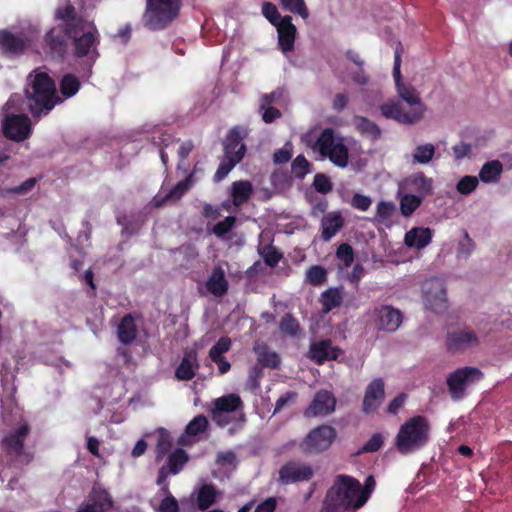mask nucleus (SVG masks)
I'll return each instance as SVG.
<instances>
[{
    "label": "nucleus",
    "mask_w": 512,
    "mask_h": 512,
    "mask_svg": "<svg viewBox=\"0 0 512 512\" xmlns=\"http://www.w3.org/2000/svg\"><path fill=\"white\" fill-rule=\"evenodd\" d=\"M359 481L351 476L338 475L332 487L327 491L321 512H343L348 509L357 510L363 505L359 495Z\"/></svg>",
    "instance_id": "obj_1"
},
{
    "label": "nucleus",
    "mask_w": 512,
    "mask_h": 512,
    "mask_svg": "<svg viewBox=\"0 0 512 512\" xmlns=\"http://www.w3.org/2000/svg\"><path fill=\"white\" fill-rule=\"evenodd\" d=\"M25 94L28 107L34 115L47 114L60 100L54 81L44 72L28 77Z\"/></svg>",
    "instance_id": "obj_2"
},
{
    "label": "nucleus",
    "mask_w": 512,
    "mask_h": 512,
    "mask_svg": "<svg viewBox=\"0 0 512 512\" xmlns=\"http://www.w3.org/2000/svg\"><path fill=\"white\" fill-rule=\"evenodd\" d=\"M321 159H329L335 166L345 168L348 165V148L342 137L335 134L331 128L324 129L316 141L309 144Z\"/></svg>",
    "instance_id": "obj_3"
},
{
    "label": "nucleus",
    "mask_w": 512,
    "mask_h": 512,
    "mask_svg": "<svg viewBox=\"0 0 512 512\" xmlns=\"http://www.w3.org/2000/svg\"><path fill=\"white\" fill-rule=\"evenodd\" d=\"M429 424L422 416L406 421L396 436V446L403 454L412 453L423 447L428 441Z\"/></svg>",
    "instance_id": "obj_4"
},
{
    "label": "nucleus",
    "mask_w": 512,
    "mask_h": 512,
    "mask_svg": "<svg viewBox=\"0 0 512 512\" xmlns=\"http://www.w3.org/2000/svg\"><path fill=\"white\" fill-rule=\"evenodd\" d=\"M181 0H147L143 22L151 30L169 25L179 14Z\"/></svg>",
    "instance_id": "obj_5"
},
{
    "label": "nucleus",
    "mask_w": 512,
    "mask_h": 512,
    "mask_svg": "<svg viewBox=\"0 0 512 512\" xmlns=\"http://www.w3.org/2000/svg\"><path fill=\"white\" fill-rule=\"evenodd\" d=\"M213 421L225 426L231 421H244L243 402L239 395L228 394L216 398L209 409Z\"/></svg>",
    "instance_id": "obj_6"
},
{
    "label": "nucleus",
    "mask_w": 512,
    "mask_h": 512,
    "mask_svg": "<svg viewBox=\"0 0 512 512\" xmlns=\"http://www.w3.org/2000/svg\"><path fill=\"white\" fill-rule=\"evenodd\" d=\"M81 26L75 28L68 26V35L73 38L75 53L78 57L87 56L94 61L97 56L96 46L98 44V33L96 28L89 22L80 21Z\"/></svg>",
    "instance_id": "obj_7"
},
{
    "label": "nucleus",
    "mask_w": 512,
    "mask_h": 512,
    "mask_svg": "<svg viewBox=\"0 0 512 512\" xmlns=\"http://www.w3.org/2000/svg\"><path fill=\"white\" fill-rule=\"evenodd\" d=\"M29 432V425L26 422H21L3 437L2 449L11 463L19 461L28 464L31 461V455L24 449V442Z\"/></svg>",
    "instance_id": "obj_8"
},
{
    "label": "nucleus",
    "mask_w": 512,
    "mask_h": 512,
    "mask_svg": "<svg viewBox=\"0 0 512 512\" xmlns=\"http://www.w3.org/2000/svg\"><path fill=\"white\" fill-rule=\"evenodd\" d=\"M401 58L398 52L395 53L394 67H393V78L395 81V87L398 97L407 104L410 110L413 112H419L420 118H424L427 111V107L421 100L419 92L411 84L404 83L401 77Z\"/></svg>",
    "instance_id": "obj_9"
},
{
    "label": "nucleus",
    "mask_w": 512,
    "mask_h": 512,
    "mask_svg": "<svg viewBox=\"0 0 512 512\" xmlns=\"http://www.w3.org/2000/svg\"><path fill=\"white\" fill-rule=\"evenodd\" d=\"M483 378L481 370L475 367H463L447 377V386L453 400L464 397L466 389Z\"/></svg>",
    "instance_id": "obj_10"
},
{
    "label": "nucleus",
    "mask_w": 512,
    "mask_h": 512,
    "mask_svg": "<svg viewBox=\"0 0 512 512\" xmlns=\"http://www.w3.org/2000/svg\"><path fill=\"white\" fill-rule=\"evenodd\" d=\"M423 302L427 309L441 313L448 307V298L443 281L439 278L426 280L422 285Z\"/></svg>",
    "instance_id": "obj_11"
},
{
    "label": "nucleus",
    "mask_w": 512,
    "mask_h": 512,
    "mask_svg": "<svg viewBox=\"0 0 512 512\" xmlns=\"http://www.w3.org/2000/svg\"><path fill=\"white\" fill-rule=\"evenodd\" d=\"M336 437L333 427L328 425L313 429L300 443V449L306 454H317L327 450Z\"/></svg>",
    "instance_id": "obj_12"
},
{
    "label": "nucleus",
    "mask_w": 512,
    "mask_h": 512,
    "mask_svg": "<svg viewBox=\"0 0 512 512\" xmlns=\"http://www.w3.org/2000/svg\"><path fill=\"white\" fill-rule=\"evenodd\" d=\"M370 318L378 330L390 333L395 332L403 320L400 310L388 305L375 307L370 312Z\"/></svg>",
    "instance_id": "obj_13"
},
{
    "label": "nucleus",
    "mask_w": 512,
    "mask_h": 512,
    "mask_svg": "<svg viewBox=\"0 0 512 512\" xmlns=\"http://www.w3.org/2000/svg\"><path fill=\"white\" fill-rule=\"evenodd\" d=\"M113 499L102 486L95 484L76 512H106L113 507Z\"/></svg>",
    "instance_id": "obj_14"
},
{
    "label": "nucleus",
    "mask_w": 512,
    "mask_h": 512,
    "mask_svg": "<svg viewBox=\"0 0 512 512\" xmlns=\"http://www.w3.org/2000/svg\"><path fill=\"white\" fill-rule=\"evenodd\" d=\"M382 115L388 119H393L402 124H414L420 121L419 112L406 110L399 102L395 100L388 101L380 106Z\"/></svg>",
    "instance_id": "obj_15"
},
{
    "label": "nucleus",
    "mask_w": 512,
    "mask_h": 512,
    "mask_svg": "<svg viewBox=\"0 0 512 512\" xmlns=\"http://www.w3.org/2000/svg\"><path fill=\"white\" fill-rule=\"evenodd\" d=\"M4 132L8 138L22 141L30 135V119L22 114L7 116L4 124Z\"/></svg>",
    "instance_id": "obj_16"
},
{
    "label": "nucleus",
    "mask_w": 512,
    "mask_h": 512,
    "mask_svg": "<svg viewBox=\"0 0 512 512\" xmlns=\"http://www.w3.org/2000/svg\"><path fill=\"white\" fill-rule=\"evenodd\" d=\"M335 406L336 399L334 395L327 390H321L316 393L313 401L305 410L304 415L306 417L325 416L332 413L335 410Z\"/></svg>",
    "instance_id": "obj_17"
},
{
    "label": "nucleus",
    "mask_w": 512,
    "mask_h": 512,
    "mask_svg": "<svg viewBox=\"0 0 512 512\" xmlns=\"http://www.w3.org/2000/svg\"><path fill=\"white\" fill-rule=\"evenodd\" d=\"M313 475L312 468L304 463L289 462L279 471V479L284 484L306 481Z\"/></svg>",
    "instance_id": "obj_18"
},
{
    "label": "nucleus",
    "mask_w": 512,
    "mask_h": 512,
    "mask_svg": "<svg viewBox=\"0 0 512 512\" xmlns=\"http://www.w3.org/2000/svg\"><path fill=\"white\" fill-rule=\"evenodd\" d=\"M207 292L214 297H223L229 289V282L226 271L221 265H216L207 277L205 282Z\"/></svg>",
    "instance_id": "obj_19"
},
{
    "label": "nucleus",
    "mask_w": 512,
    "mask_h": 512,
    "mask_svg": "<svg viewBox=\"0 0 512 512\" xmlns=\"http://www.w3.org/2000/svg\"><path fill=\"white\" fill-rule=\"evenodd\" d=\"M385 397L384 382L381 378H376L369 383L365 390L363 399V411L371 413L377 410Z\"/></svg>",
    "instance_id": "obj_20"
},
{
    "label": "nucleus",
    "mask_w": 512,
    "mask_h": 512,
    "mask_svg": "<svg viewBox=\"0 0 512 512\" xmlns=\"http://www.w3.org/2000/svg\"><path fill=\"white\" fill-rule=\"evenodd\" d=\"M278 34V44L281 51L286 54L294 49L296 38V26L292 23L291 16H284L283 20L275 26Z\"/></svg>",
    "instance_id": "obj_21"
},
{
    "label": "nucleus",
    "mask_w": 512,
    "mask_h": 512,
    "mask_svg": "<svg viewBox=\"0 0 512 512\" xmlns=\"http://www.w3.org/2000/svg\"><path fill=\"white\" fill-rule=\"evenodd\" d=\"M247 136V130L239 127L233 128L226 137L224 142L225 156H239L241 160L246 153V146L243 139ZM233 158V157H230Z\"/></svg>",
    "instance_id": "obj_22"
},
{
    "label": "nucleus",
    "mask_w": 512,
    "mask_h": 512,
    "mask_svg": "<svg viewBox=\"0 0 512 512\" xmlns=\"http://www.w3.org/2000/svg\"><path fill=\"white\" fill-rule=\"evenodd\" d=\"M478 344L477 335L471 330H458L448 334L447 347L452 351L464 350Z\"/></svg>",
    "instance_id": "obj_23"
},
{
    "label": "nucleus",
    "mask_w": 512,
    "mask_h": 512,
    "mask_svg": "<svg viewBox=\"0 0 512 512\" xmlns=\"http://www.w3.org/2000/svg\"><path fill=\"white\" fill-rule=\"evenodd\" d=\"M432 240V230L424 227H413L405 233L404 243L409 248L423 249Z\"/></svg>",
    "instance_id": "obj_24"
},
{
    "label": "nucleus",
    "mask_w": 512,
    "mask_h": 512,
    "mask_svg": "<svg viewBox=\"0 0 512 512\" xmlns=\"http://www.w3.org/2000/svg\"><path fill=\"white\" fill-rule=\"evenodd\" d=\"M199 368L197 353L188 351L184 354L182 361L175 371V375L179 380H191Z\"/></svg>",
    "instance_id": "obj_25"
},
{
    "label": "nucleus",
    "mask_w": 512,
    "mask_h": 512,
    "mask_svg": "<svg viewBox=\"0 0 512 512\" xmlns=\"http://www.w3.org/2000/svg\"><path fill=\"white\" fill-rule=\"evenodd\" d=\"M339 352L338 349L332 347L329 341H321L311 345L309 356L317 364H322L326 360L337 359Z\"/></svg>",
    "instance_id": "obj_26"
},
{
    "label": "nucleus",
    "mask_w": 512,
    "mask_h": 512,
    "mask_svg": "<svg viewBox=\"0 0 512 512\" xmlns=\"http://www.w3.org/2000/svg\"><path fill=\"white\" fill-rule=\"evenodd\" d=\"M344 220L339 212H331L323 216L321 220L322 238L331 240L342 228Z\"/></svg>",
    "instance_id": "obj_27"
},
{
    "label": "nucleus",
    "mask_w": 512,
    "mask_h": 512,
    "mask_svg": "<svg viewBox=\"0 0 512 512\" xmlns=\"http://www.w3.org/2000/svg\"><path fill=\"white\" fill-rule=\"evenodd\" d=\"M196 169L193 170L183 181L178 182L173 189L164 197H155L152 201L155 207L161 206L167 200H178L180 199L194 184L193 176Z\"/></svg>",
    "instance_id": "obj_28"
},
{
    "label": "nucleus",
    "mask_w": 512,
    "mask_h": 512,
    "mask_svg": "<svg viewBox=\"0 0 512 512\" xmlns=\"http://www.w3.org/2000/svg\"><path fill=\"white\" fill-rule=\"evenodd\" d=\"M344 300V289L342 287L329 288L320 295L322 312L328 313L342 305Z\"/></svg>",
    "instance_id": "obj_29"
},
{
    "label": "nucleus",
    "mask_w": 512,
    "mask_h": 512,
    "mask_svg": "<svg viewBox=\"0 0 512 512\" xmlns=\"http://www.w3.org/2000/svg\"><path fill=\"white\" fill-rule=\"evenodd\" d=\"M253 194V186L249 181H235L231 185V197L236 207L246 203Z\"/></svg>",
    "instance_id": "obj_30"
},
{
    "label": "nucleus",
    "mask_w": 512,
    "mask_h": 512,
    "mask_svg": "<svg viewBox=\"0 0 512 512\" xmlns=\"http://www.w3.org/2000/svg\"><path fill=\"white\" fill-rule=\"evenodd\" d=\"M221 494L213 485H202L197 492V507L202 511L207 510L216 503Z\"/></svg>",
    "instance_id": "obj_31"
},
{
    "label": "nucleus",
    "mask_w": 512,
    "mask_h": 512,
    "mask_svg": "<svg viewBox=\"0 0 512 512\" xmlns=\"http://www.w3.org/2000/svg\"><path fill=\"white\" fill-rule=\"evenodd\" d=\"M254 352L257 355V362L259 365L266 366L269 368L276 369L280 365V356L270 351L264 343H257L254 346Z\"/></svg>",
    "instance_id": "obj_32"
},
{
    "label": "nucleus",
    "mask_w": 512,
    "mask_h": 512,
    "mask_svg": "<svg viewBox=\"0 0 512 512\" xmlns=\"http://www.w3.org/2000/svg\"><path fill=\"white\" fill-rule=\"evenodd\" d=\"M503 172V164L499 160L486 162L479 171V180L484 183H497Z\"/></svg>",
    "instance_id": "obj_33"
},
{
    "label": "nucleus",
    "mask_w": 512,
    "mask_h": 512,
    "mask_svg": "<svg viewBox=\"0 0 512 512\" xmlns=\"http://www.w3.org/2000/svg\"><path fill=\"white\" fill-rule=\"evenodd\" d=\"M433 181L431 178H427L423 173H417L409 177L405 186L410 190L418 193V196H426L432 192Z\"/></svg>",
    "instance_id": "obj_34"
},
{
    "label": "nucleus",
    "mask_w": 512,
    "mask_h": 512,
    "mask_svg": "<svg viewBox=\"0 0 512 512\" xmlns=\"http://www.w3.org/2000/svg\"><path fill=\"white\" fill-rule=\"evenodd\" d=\"M118 339L123 344L132 343L137 335V328L134 319L131 315H126L122 318L117 329Z\"/></svg>",
    "instance_id": "obj_35"
},
{
    "label": "nucleus",
    "mask_w": 512,
    "mask_h": 512,
    "mask_svg": "<svg viewBox=\"0 0 512 512\" xmlns=\"http://www.w3.org/2000/svg\"><path fill=\"white\" fill-rule=\"evenodd\" d=\"M398 199L401 214L404 217H409L421 205L423 197L400 190L398 191Z\"/></svg>",
    "instance_id": "obj_36"
},
{
    "label": "nucleus",
    "mask_w": 512,
    "mask_h": 512,
    "mask_svg": "<svg viewBox=\"0 0 512 512\" xmlns=\"http://www.w3.org/2000/svg\"><path fill=\"white\" fill-rule=\"evenodd\" d=\"M27 43L22 38L16 37L10 32L0 31V47L11 53H18L25 49Z\"/></svg>",
    "instance_id": "obj_37"
},
{
    "label": "nucleus",
    "mask_w": 512,
    "mask_h": 512,
    "mask_svg": "<svg viewBox=\"0 0 512 512\" xmlns=\"http://www.w3.org/2000/svg\"><path fill=\"white\" fill-rule=\"evenodd\" d=\"M353 125L360 134L372 140H376L380 136L379 127L365 117L355 116L353 118Z\"/></svg>",
    "instance_id": "obj_38"
},
{
    "label": "nucleus",
    "mask_w": 512,
    "mask_h": 512,
    "mask_svg": "<svg viewBox=\"0 0 512 512\" xmlns=\"http://www.w3.org/2000/svg\"><path fill=\"white\" fill-rule=\"evenodd\" d=\"M436 148L431 143L420 144L415 147L412 153V160L414 163L426 165L435 155Z\"/></svg>",
    "instance_id": "obj_39"
},
{
    "label": "nucleus",
    "mask_w": 512,
    "mask_h": 512,
    "mask_svg": "<svg viewBox=\"0 0 512 512\" xmlns=\"http://www.w3.org/2000/svg\"><path fill=\"white\" fill-rule=\"evenodd\" d=\"M187 461V453L182 449H177L169 455L168 463L165 467L169 470V473L174 475L180 472Z\"/></svg>",
    "instance_id": "obj_40"
},
{
    "label": "nucleus",
    "mask_w": 512,
    "mask_h": 512,
    "mask_svg": "<svg viewBox=\"0 0 512 512\" xmlns=\"http://www.w3.org/2000/svg\"><path fill=\"white\" fill-rule=\"evenodd\" d=\"M225 156L222 158L219 167L214 175V180L216 182L222 181L229 172L241 161V155L239 156Z\"/></svg>",
    "instance_id": "obj_41"
},
{
    "label": "nucleus",
    "mask_w": 512,
    "mask_h": 512,
    "mask_svg": "<svg viewBox=\"0 0 512 512\" xmlns=\"http://www.w3.org/2000/svg\"><path fill=\"white\" fill-rule=\"evenodd\" d=\"M305 280L313 286H321L327 281V270L320 266H311L306 271Z\"/></svg>",
    "instance_id": "obj_42"
},
{
    "label": "nucleus",
    "mask_w": 512,
    "mask_h": 512,
    "mask_svg": "<svg viewBox=\"0 0 512 512\" xmlns=\"http://www.w3.org/2000/svg\"><path fill=\"white\" fill-rule=\"evenodd\" d=\"M56 16H57V18L65 21V30L67 33H68V26L70 24L72 25V27H75V28L81 26V24L79 22L82 20L75 17V9L70 4H66L64 7L59 8L56 12Z\"/></svg>",
    "instance_id": "obj_43"
},
{
    "label": "nucleus",
    "mask_w": 512,
    "mask_h": 512,
    "mask_svg": "<svg viewBox=\"0 0 512 512\" xmlns=\"http://www.w3.org/2000/svg\"><path fill=\"white\" fill-rule=\"evenodd\" d=\"M157 436V454L156 459L159 461L170 450L172 441L169 433L164 428H159L156 431Z\"/></svg>",
    "instance_id": "obj_44"
},
{
    "label": "nucleus",
    "mask_w": 512,
    "mask_h": 512,
    "mask_svg": "<svg viewBox=\"0 0 512 512\" xmlns=\"http://www.w3.org/2000/svg\"><path fill=\"white\" fill-rule=\"evenodd\" d=\"M164 497L161 500L159 506L155 508L156 512H178L179 505L176 498L169 492L167 486L162 488Z\"/></svg>",
    "instance_id": "obj_45"
},
{
    "label": "nucleus",
    "mask_w": 512,
    "mask_h": 512,
    "mask_svg": "<svg viewBox=\"0 0 512 512\" xmlns=\"http://www.w3.org/2000/svg\"><path fill=\"white\" fill-rule=\"evenodd\" d=\"M280 3L285 10L298 14L303 19L309 17V12L304 0H280Z\"/></svg>",
    "instance_id": "obj_46"
},
{
    "label": "nucleus",
    "mask_w": 512,
    "mask_h": 512,
    "mask_svg": "<svg viewBox=\"0 0 512 512\" xmlns=\"http://www.w3.org/2000/svg\"><path fill=\"white\" fill-rule=\"evenodd\" d=\"M207 427V418L203 415H198L187 424L185 432L188 436H196L204 432Z\"/></svg>",
    "instance_id": "obj_47"
},
{
    "label": "nucleus",
    "mask_w": 512,
    "mask_h": 512,
    "mask_svg": "<svg viewBox=\"0 0 512 512\" xmlns=\"http://www.w3.org/2000/svg\"><path fill=\"white\" fill-rule=\"evenodd\" d=\"M80 87L78 79L73 75H66L61 81V92L65 97L74 96Z\"/></svg>",
    "instance_id": "obj_48"
},
{
    "label": "nucleus",
    "mask_w": 512,
    "mask_h": 512,
    "mask_svg": "<svg viewBox=\"0 0 512 512\" xmlns=\"http://www.w3.org/2000/svg\"><path fill=\"white\" fill-rule=\"evenodd\" d=\"M292 174L297 178H304L310 172V163L303 155H298L292 162Z\"/></svg>",
    "instance_id": "obj_49"
},
{
    "label": "nucleus",
    "mask_w": 512,
    "mask_h": 512,
    "mask_svg": "<svg viewBox=\"0 0 512 512\" xmlns=\"http://www.w3.org/2000/svg\"><path fill=\"white\" fill-rule=\"evenodd\" d=\"M236 217L227 216L223 221L218 222L212 228V233L218 238H224L235 226Z\"/></svg>",
    "instance_id": "obj_50"
},
{
    "label": "nucleus",
    "mask_w": 512,
    "mask_h": 512,
    "mask_svg": "<svg viewBox=\"0 0 512 512\" xmlns=\"http://www.w3.org/2000/svg\"><path fill=\"white\" fill-rule=\"evenodd\" d=\"M478 183H479L478 177L467 175V176L462 177L458 181V183L456 185V189L460 194L468 195V194L472 193L477 188Z\"/></svg>",
    "instance_id": "obj_51"
},
{
    "label": "nucleus",
    "mask_w": 512,
    "mask_h": 512,
    "mask_svg": "<svg viewBox=\"0 0 512 512\" xmlns=\"http://www.w3.org/2000/svg\"><path fill=\"white\" fill-rule=\"evenodd\" d=\"M396 206L391 201H380L376 207V219L380 222L387 221L395 213Z\"/></svg>",
    "instance_id": "obj_52"
},
{
    "label": "nucleus",
    "mask_w": 512,
    "mask_h": 512,
    "mask_svg": "<svg viewBox=\"0 0 512 512\" xmlns=\"http://www.w3.org/2000/svg\"><path fill=\"white\" fill-rule=\"evenodd\" d=\"M280 330L282 333L288 336H296L300 330V326L294 317H292L290 314H287L280 322Z\"/></svg>",
    "instance_id": "obj_53"
},
{
    "label": "nucleus",
    "mask_w": 512,
    "mask_h": 512,
    "mask_svg": "<svg viewBox=\"0 0 512 512\" xmlns=\"http://www.w3.org/2000/svg\"><path fill=\"white\" fill-rule=\"evenodd\" d=\"M336 256L344 268L349 267L354 261L353 249L349 244H341L337 249Z\"/></svg>",
    "instance_id": "obj_54"
},
{
    "label": "nucleus",
    "mask_w": 512,
    "mask_h": 512,
    "mask_svg": "<svg viewBox=\"0 0 512 512\" xmlns=\"http://www.w3.org/2000/svg\"><path fill=\"white\" fill-rule=\"evenodd\" d=\"M262 14L274 26L278 25V23L283 20V17L279 14L277 7L270 2L263 3Z\"/></svg>",
    "instance_id": "obj_55"
},
{
    "label": "nucleus",
    "mask_w": 512,
    "mask_h": 512,
    "mask_svg": "<svg viewBox=\"0 0 512 512\" xmlns=\"http://www.w3.org/2000/svg\"><path fill=\"white\" fill-rule=\"evenodd\" d=\"M231 340L228 337L220 338L217 343L212 346L209 351V356L212 360L223 358V353L227 352L230 349Z\"/></svg>",
    "instance_id": "obj_56"
},
{
    "label": "nucleus",
    "mask_w": 512,
    "mask_h": 512,
    "mask_svg": "<svg viewBox=\"0 0 512 512\" xmlns=\"http://www.w3.org/2000/svg\"><path fill=\"white\" fill-rule=\"evenodd\" d=\"M376 486L375 480L373 476H368L365 480L364 486H361L359 482V495L361 496V500L358 502L360 505H364L369 499L370 495L374 491Z\"/></svg>",
    "instance_id": "obj_57"
},
{
    "label": "nucleus",
    "mask_w": 512,
    "mask_h": 512,
    "mask_svg": "<svg viewBox=\"0 0 512 512\" xmlns=\"http://www.w3.org/2000/svg\"><path fill=\"white\" fill-rule=\"evenodd\" d=\"M35 184H36V179L30 178L18 186H15L13 188L4 189L3 194L26 195L34 188Z\"/></svg>",
    "instance_id": "obj_58"
},
{
    "label": "nucleus",
    "mask_w": 512,
    "mask_h": 512,
    "mask_svg": "<svg viewBox=\"0 0 512 512\" xmlns=\"http://www.w3.org/2000/svg\"><path fill=\"white\" fill-rule=\"evenodd\" d=\"M265 263L271 267L276 266L282 255L273 246H266L261 251Z\"/></svg>",
    "instance_id": "obj_59"
},
{
    "label": "nucleus",
    "mask_w": 512,
    "mask_h": 512,
    "mask_svg": "<svg viewBox=\"0 0 512 512\" xmlns=\"http://www.w3.org/2000/svg\"><path fill=\"white\" fill-rule=\"evenodd\" d=\"M313 186L317 192L323 194H326L332 190V183L330 179L324 174L315 175Z\"/></svg>",
    "instance_id": "obj_60"
},
{
    "label": "nucleus",
    "mask_w": 512,
    "mask_h": 512,
    "mask_svg": "<svg viewBox=\"0 0 512 512\" xmlns=\"http://www.w3.org/2000/svg\"><path fill=\"white\" fill-rule=\"evenodd\" d=\"M372 204V199L369 196L356 193L353 195L351 205L359 211H367Z\"/></svg>",
    "instance_id": "obj_61"
},
{
    "label": "nucleus",
    "mask_w": 512,
    "mask_h": 512,
    "mask_svg": "<svg viewBox=\"0 0 512 512\" xmlns=\"http://www.w3.org/2000/svg\"><path fill=\"white\" fill-rule=\"evenodd\" d=\"M296 398L297 393L294 391H288L281 395L276 401L274 413H277L284 409L285 407L293 404L296 401Z\"/></svg>",
    "instance_id": "obj_62"
},
{
    "label": "nucleus",
    "mask_w": 512,
    "mask_h": 512,
    "mask_svg": "<svg viewBox=\"0 0 512 512\" xmlns=\"http://www.w3.org/2000/svg\"><path fill=\"white\" fill-rule=\"evenodd\" d=\"M474 243L471 240V238L468 236V234H465V238L462 242L459 243V247L457 250V256L459 258H467L470 256L474 249Z\"/></svg>",
    "instance_id": "obj_63"
},
{
    "label": "nucleus",
    "mask_w": 512,
    "mask_h": 512,
    "mask_svg": "<svg viewBox=\"0 0 512 512\" xmlns=\"http://www.w3.org/2000/svg\"><path fill=\"white\" fill-rule=\"evenodd\" d=\"M452 150L457 160H461L472 155V145L465 142H460L459 144L454 145Z\"/></svg>",
    "instance_id": "obj_64"
}]
</instances>
